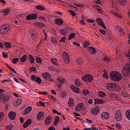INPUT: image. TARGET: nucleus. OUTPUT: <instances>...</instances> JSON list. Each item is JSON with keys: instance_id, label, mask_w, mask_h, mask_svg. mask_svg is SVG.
<instances>
[{"instance_id": "30", "label": "nucleus", "mask_w": 130, "mask_h": 130, "mask_svg": "<svg viewBox=\"0 0 130 130\" xmlns=\"http://www.w3.org/2000/svg\"><path fill=\"white\" fill-rule=\"evenodd\" d=\"M51 60L52 63L55 66H57V58H53L51 59Z\"/></svg>"}, {"instance_id": "28", "label": "nucleus", "mask_w": 130, "mask_h": 130, "mask_svg": "<svg viewBox=\"0 0 130 130\" xmlns=\"http://www.w3.org/2000/svg\"><path fill=\"white\" fill-rule=\"evenodd\" d=\"M68 103L69 106L70 107H72L73 106L74 101L73 99L72 98H69V101Z\"/></svg>"}, {"instance_id": "50", "label": "nucleus", "mask_w": 130, "mask_h": 130, "mask_svg": "<svg viewBox=\"0 0 130 130\" xmlns=\"http://www.w3.org/2000/svg\"><path fill=\"white\" fill-rule=\"evenodd\" d=\"M19 60V58H14L13 59V61L12 62L14 64H15Z\"/></svg>"}, {"instance_id": "20", "label": "nucleus", "mask_w": 130, "mask_h": 130, "mask_svg": "<svg viewBox=\"0 0 130 130\" xmlns=\"http://www.w3.org/2000/svg\"><path fill=\"white\" fill-rule=\"evenodd\" d=\"M93 7L94 8H95L99 13H102L103 11L102 9L98 5H93Z\"/></svg>"}, {"instance_id": "63", "label": "nucleus", "mask_w": 130, "mask_h": 130, "mask_svg": "<svg viewBox=\"0 0 130 130\" xmlns=\"http://www.w3.org/2000/svg\"><path fill=\"white\" fill-rule=\"evenodd\" d=\"M51 41L54 43L56 42H57V40L56 38L54 37H52L51 39Z\"/></svg>"}, {"instance_id": "1", "label": "nucleus", "mask_w": 130, "mask_h": 130, "mask_svg": "<svg viewBox=\"0 0 130 130\" xmlns=\"http://www.w3.org/2000/svg\"><path fill=\"white\" fill-rule=\"evenodd\" d=\"M110 76L112 80L116 82L120 81L122 79L121 74L116 71L111 72L110 74Z\"/></svg>"}, {"instance_id": "56", "label": "nucleus", "mask_w": 130, "mask_h": 130, "mask_svg": "<svg viewBox=\"0 0 130 130\" xmlns=\"http://www.w3.org/2000/svg\"><path fill=\"white\" fill-rule=\"evenodd\" d=\"M110 12L112 13H113V14L116 16L117 17H119L120 18H122V17L121 16H120L119 15H118L117 13H116V12H114L113 11H110Z\"/></svg>"}, {"instance_id": "22", "label": "nucleus", "mask_w": 130, "mask_h": 130, "mask_svg": "<svg viewBox=\"0 0 130 130\" xmlns=\"http://www.w3.org/2000/svg\"><path fill=\"white\" fill-rule=\"evenodd\" d=\"M95 102V104H98L103 103L104 101H103L99 99H94Z\"/></svg>"}, {"instance_id": "44", "label": "nucleus", "mask_w": 130, "mask_h": 130, "mask_svg": "<svg viewBox=\"0 0 130 130\" xmlns=\"http://www.w3.org/2000/svg\"><path fill=\"white\" fill-rule=\"evenodd\" d=\"M66 38V37L65 36L62 37L61 38V39L59 41V42H65V40Z\"/></svg>"}, {"instance_id": "54", "label": "nucleus", "mask_w": 130, "mask_h": 130, "mask_svg": "<svg viewBox=\"0 0 130 130\" xmlns=\"http://www.w3.org/2000/svg\"><path fill=\"white\" fill-rule=\"evenodd\" d=\"M104 74H103V76L104 77L107 79L108 77V76L106 73V71L105 70H104Z\"/></svg>"}, {"instance_id": "16", "label": "nucleus", "mask_w": 130, "mask_h": 130, "mask_svg": "<svg viewBox=\"0 0 130 130\" xmlns=\"http://www.w3.org/2000/svg\"><path fill=\"white\" fill-rule=\"evenodd\" d=\"M55 22L56 24L58 25H61L63 23V21L61 19H56L55 20Z\"/></svg>"}, {"instance_id": "35", "label": "nucleus", "mask_w": 130, "mask_h": 130, "mask_svg": "<svg viewBox=\"0 0 130 130\" xmlns=\"http://www.w3.org/2000/svg\"><path fill=\"white\" fill-rule=\"evenodd\" d=\"M36 9L41 10H43L45 9V8L44 7L40 5L37 6H36Z\"/></svg>"}, {"instance_id": "46", "label": "nucleus", "mask_w": 130, "mask_h": 130, "mask_svg": "<svg viewBox=\"0 0 130 130\" xmlns=\"http://www.w3.org/2000/svg\"><path fill=\"white\" fill-rule=\"evenodd\" d=\"M89 44V42L87 41H85L84 42V46L85 48L87 47Z\"/></svg>"}, {"instance_id": "64", "label": "nucleus", "mask_w": 130, "mask_h": 130, "mask_svg": "<svg viewBox=\"0 0 130 130\" xmlns=\"http://www.w3.org/2000/svg\"><path fill=\"white\" fill-rule=\"evenodd\" d=\"M125 55L127 57H129V60L130 61V50H129L128 53H125Z\"/></svg>"}, {"instance_id": "53", "label": "nucleus", "mask_w": 130, "mask_h": 130, "mask_svg": "<svg viewBox=\"0 0 130 130\" xmlns=\"http://www.w3.org/2000/svg\"><path fill=\"white\" fill-rule=\"evenodd\" d=\"M36 61L38 63H41L42 59H41L37 57L36 58Z\"/></svg>"}, {"instance_id": "25", "label": "nucleus", "mask_w": 130, "mask_h": 130, "mask_svg": "<svg viewBox=\"0 0 130 130\" xmlns=\"http://www.w3.org/2000/svg\"><path fill=\"white\" fill-rule=\"evenodd\" d=\"M43 112L41 111L39 112L37 115V119L39 120H40L41 119V118L43 117Z\"/></svg>"}, {"instance_id": "6", "label": "nucleus", "mask_w": 130, "mask_h": 130, "mask_svg": "<svg viewBox=\"0 0 130 130\" xmlns=\"http://www.w3.org/2000/svg\"><path fill=\"white\" fill-rule=\"evenodd\" d=\"M9 98L8 96L4 94H0V102L3 101L4 103H6L9 100Z\"/></svg>"}, {"instance_id": "55", "label": "nucleus", "mask_w": 130, "mask_h": 130, "mask_svg": "<svg viewBox=\"0 0 130 130\" xmlns=\"http://www.w3.org/2000/svg\"><path fill=\"white\" fill-rule=\"evenodd\" d=\"M122 95L124 97H126L128 96V94L126 92H123L122 93Z\"/></svg>"}, {"instance_id": "33", "label": "nucleus", "mask_w": 130, "mask_h": 130, "mask_svg": "<svg viewBox=\"0 0 130 130\" xmlns=\"http://www.w3.org/2000/svg\"><path fill=\"white\" fill-rule=\"evenodd\" d=\"M109 96L111 98H117V97L115 93H110Z\"/></svg>"}, {"instance_id": "45", "label": "nucleus", "mask_w": 130, "mask_h": 130, "mask_svg": "<svg viewBox=\"0 0 130 130\" xmlns=\"http://www.w3.org/2000/svg\"><path fill=\"white\" fill-rule=\"evenodd\" d=\"M89 93V91L87 90H84L83 91V93L85 95H87Z\"/></svg>"}, {"instance_id": "12", "label": "nucleus", "mask_w": 130, "mask_h": 130, "mask_svg": "<svg viewBox=\"0 0 130 130\" xmlns=\"http://www.w3.org/2000/svg\"><path fill=\"white\" fill-rule=\"evenodd\" d=\"M102 118L103 119H108L109 118V114L107 112H103L101 115Z\"/></svg>"}, {"instance_id": "61", "label": "nucleus", "mask_w": 130, "mask_h": 130, "mask_svg": "<svg viewBox=\"0 0 130 130\" xmlns=\"http://www.w3.org/2000/svg\"><path fill=\"white\" fill-rule=\"evenodd\" d=\"M93 3L95 4H100L101 3V1L100 0H95Z\"/></svg>"}, {"instance_id": "3", "label": "nucleus", "mask_w": 130, "mask_h": 130, "mask_svg": "<svg viewBox=\"0 0 130 130\" xmlns=\"http://www.w3.org/2000/svg\"><path fill=\"white\" fill-rule=\"evenodd\" d=\"M123 74L125 76L127 77L130 73V64L126 63L124 66L122 70Z\"/></svg>"}, {"instance_id": "18", "label": "nucleus", "mask_w": 130, "mask_h": 130, "mask_svg": "<svg viewBox=\"0 0 130 130\" xmlns=\"http://www.w3.org/2000/svg\"><path fill=\"white\" fill-rule=\"evenodd\" d=\"M96 20L97 22L98 23L99 25L103 27L104 28L106 29V27H105V25L102 22V20L98 18L96 19Z\"/></svg>"}, {"instance_id": "2", "label": "nucleus", "mask_w": 130, "mask_h": 130, "mask_svg": "<svg viewBox=\"0 0 130 130\" xmlns=\"http://www.w3.org/2000/svg\"><path fill=\"white\" fill-rule=\"evenodd\" d=\"M106 87L109 91H117L119 89L118 85L115 83H108L106 85Z\"/></svg>"}, {"instance_id": "8", "label": "nucleus", "mask_w": 130, "mask_h": 130, "mask_svg": "<svg viewBox=\"0 0 130 130\" xmlns=\"http://www.w3.org/2000/svg\"><path fill=\"white\" fill-rule=\"evenodd\" d=\"M116 119L118 121H120L121 119L122 115L121 112L120 110L117 111L116 114L115 116Z\"/></svg>"}, {"instance_id": "60", "label": "nucleus", "mask_w": 130, "mask_h": 130, "mask_svg": "<svg viewBox=\"0 0 130 130\" xmlns=\"http://www.w3.org/2000/svg\"><path fill=\"white\" fill-rule=\"evenodd\" d=\"M48 97L49 98L51 99L54 101H56V99L54 98L52 95H50Z\"/></svg>"}, {"instance_id": "62", "label": "nucleus", "mask_w": 130, "mask_h": 130, "mask_svg": "<svg viewBox=\"0 0 130 130\" xmlns=\"http://www.w3.org/2000/svg\"><path fill=\"white\" fill-rule=\"evenodd\" d=\"M116 126L117 128L119 129H121L122 128V126L119 124H116Z\"/></svg>"}, {"instance_id": "19", "label": "nucleus", "mask_w": 130, "mask_h": 130, "mask_svg": "<svg viewBox=\"0 0 130 130\" xmlns=\"http://www.w3.org/2000/svg\"><path fill=\"white\" fill-rule=\"evenodd\" d=\"M42 75L44 78L46 80H48L50 79L51 77L50 74L47 73H43Z\"/></svg>"}, {"instance_id": "49", "label": "nucleus", "mask_w": 130, "mask_h": 130, "mask_svg": "<svg viewBox=\"0 0 130 130\" xmlns=\"http://www.w3.org/2000/svg\"><path fill=\"white\" fill-rule=\"evenodd\" d=\"M75 85L77 86H79L80 85V83L78 81V80L77 79L75 80Z\"/></svg>"}, {"instance_id": "24", "label": "nucleus", "mask_w": 130, "mask_h": 130, "mask_svg": "<svg viewBox=\"0 0 130 130\" xmlns=\"http://www.w3.org/2000/svg\"><path fill=\"white\" fill-rule=\"evenodd\" d=\"M28 57L26 55H24L20 59V61L21 62H25L27 59Z\"/></svg>"}, {"instance_id": "4", "label": "nucleus", "mask_w": 130, "mask_h": 130, "mask_svg": "<svg viewBox=\"0 0 130 130\" xmlns=\"http://www.w3.org/2000/svg\"><path fill=\"white\" fill-rule=\"evenodd\" d=\"M10 27L8 24H6L2 26L0 29V33L7 34V32L10 30Z\"/></svg>"}, {"instance_id": "9", "label": "nucleus", "mask_w": 130, "mask_h": 130, "mask_svg": "<svg viewBox=\"0 0 130 130\" xmlns=\"http://www.w3.org/2000/svg\"><path fill=\"white\" fill-rule=\"evenodd\" d=\"M31 78L33 81L35 80L37 83L39 84H41V80L40 77H36L34 75H33L31 76Z\"/></svg>"}, {"instance_id": "41", "label": "nucleus", "mask_w": 130, "mask_h": 130, "mask_svg": "<svg viewBox=\"0 0 130 130\" xmlns=\"http://www.w3.org/2000/svg\"><path fill=\"white\" fill-rule=\"evenodd\" d=\"M10 11L9 9H7L3 11L2 13L4 14V15H6L9 13Z\"/></svg>"}, {"instance_id": "13", "label": "nucleus", "mask_w": 130, "mask_h": 130, "mask_svg": "<svg viewBox=\"0 0 130 130\" xmlns=\"http://www.w3.org/2000/svg\"><path fill=\"white\" fill-rule=\"evenodd\" d=\"M16 114L15 112L10 111L9 114L8 116L10 120H14L16 117Z\"/></svg>"}, {"instance_id": "34", "label": "nucleus", "mask_w": 130, "mask_h": 130, "mask_svg": "<svg viewBox=\"0 0 130 130\" xmlns=\"http://www.w3.org/2000/svg\"><path fill=\"white\" fill-rule=\"evenodd\" d=\"M30 34L32 39L33 40H34L37 36V34L32 33L30 31Z\"/></svg>"}, {"instance_id": "5", "label": "nucleus", "mask_w": 130, "mask_h": 130, "mask_svg": "<svg viewBox=\"0 0 130 130\" xmlns=\"http://www.w3.org/2000/svg\"><path fill=\"white\" fill-rule=\"evenodd\" d=\"M82 79L86 82H90L92 80V77L91 75L89 74H87L83 76L82 77Z\"/></svg>"}, {"instance_id": "31", "label": "nucleus", "mask_w": 130, "mask_h": 130, "mask_svg": "<svg viewBox=\"0 0 130 130\" xmlns=\"http://www.w3.org/2000/svg\"><path fill=\"white\" fill-rule=\"evenodd\" d=\"M72 89L75 92L77 93H78L79 91L78 90L79 89L75 87V86H72L71 87Z\"/></svg>"}, {"instance_id": "40", "label": "nucleus", "mask_w": 130, "mask_h": 130, "mask_svg": "<svg viewBox=\"0 0 130 130\" xmlns=\"http://www.w3.org/2000/svg\"><path fill=\"white\" fill-rule=\"evenodd\" d=\"M99 95L100 97H102L105 96L106 94L105 92L101 91L99 92Z\"/></svg>"}, {"instance_id": "10", "label": "nucleus", "mask_w": 130, "mask_h": 130, "mask_svg": "<svg viewBox=\"0 0 130 130\" xmlns=\"http://www.w3.org/2000/svg\"><path fill=\"white\" fill-rule=\"evenodd\" d=\"M37 18V16L35 14H32L27 15L26 18V19L28 20H35Z\"/></svg>"}, {"instance_id": "21", "label": "nucleus", "mask_w": 130, "mask_h": 130, "mask_svg": "<svg viewBox=\"0 0 130 130\" xmlns=\"http://www.w3.org/2000/svg\"><path fill=\"white\" fill-rule=\"evenodd\" d=\"M88 49L89 50L90 52H92L93 54H95L96 52L95 49L92 47H89Z\"/></svg>"}, {"instance_id": "38", "label": "nucleus", "mask_w": 130, "mask_h": 130, "mask_svg": "<svg viewBox=\"0 0 130 130\" xmlns=\"http://www.w3.org/2000/svg\"><path fill=\"white\" fill-rule=\"evenodd\" d=\"M76 62L79 65H82L83 62L82 59L80 58H77L76 60Z\"/></svg>"}, {"instance_id": "29", "label": "nucleus", "mask_w": 130, "mask_h": 130, "mask_svg": "<svg viewBox=\"0 0 130 130\" xmlns=\"http://www.w3.org/2000/svg\"><path fill=\"white\" fill-rule=\"evenodd\" d=\"M22 101V100L21 99H18L14 102V105L15 106H18L21 103Z\"/></svg>"}, {"instance_id": "57", "label": "nucleus", "mask_w": 130, "mask_h": 130, "mask_svg": "<svg viewBox=\"0 0 130 130\" xmlns=\"http://www.w3.org/2000/svg\"><path fill=\"white\" fill-rule=\"evenodd\" d=\"M104 61H106L107 62H109L110 61V59L107 57H104Z\"/></svg>"}, {"instance_id": "17", "label": "nucleus", "mask_w": 130, "mask_h": 130, "mask_svg": "<svg viewBox=\"0 0 130 130\" xmlns=\"http://www.w3.org/2000/svg\"><path fill=\"white\" fill-rule=\"evenodd\" d=\"M116 27L117 29L119 31V33L121 35H124V32L123 29L119 26L116 25Z\"/></svg>"}, {"instance_id": "32", "label": "nucleus", "mask_w": 130, "mask_h": 130, "mask_svg": "<svg viewBox=\"0 0 130 130\" xmlns=\"http://www.w3.org/2000/svg\"><path fill=\"white\" fill-rule=\"evenodd\" d=\"M35 24L37 25L38 27L40 28L44 26V24L43 23L38 22L35 23Z\"/></svg>"}, {"instance_id": "27", "label": "nucleus", "mask_w": 130, "mask_h": 130, "mask_svg": "<svg viewBox=\"0 0 130 130\" xmlns=\"http://www.w3.org/2000/svg\"><path fill=\"white\" fill-rule=\"evenodd\" d=\"M83 104L82 103H80L75 108L76 110L77 111H79L82 109Z\"/></svg>"}, {"instance_id": "47", "label": "nucleus", "mask_w": 130, "mask_h": 130, "mask_svg": "<svg viewBox=\"0 0 130 130\" xmlns=\"http://www.w3.org/2000/svg\"><path fill=\"white\" fill-rule=\"evenodd\" d=\"M59 120V119L58 117L57 116L56 117H55L54 120V124L55 125L57 124V123L58 122Z\"/></svg>"}, {"instance_id": "48", "label": "nucleus", "mask_w": 130, "mask_h": 130, "mask_svg": "<svg viewBox=\"0 0 130 130\" xmlns=\"http://www.w3.org/2000/svg\"><path fill=\"white\" fill-rule=\"evenodd\" d=\"M8 67L10 69V70L12 71L13 72L17 74V72L11 67L9 65L8 66Z\"/></svg>"}, {"instance_id": "11", "label": "nucleus", "mask_w": 130, "mask_h": 130, "mask_svg": "<svg viewBox=\"0 0 130 130\" xmlns=\"http://www.w3.org/2000/svg\"><path fill=\"white\" fill-rule=\"evenodd\" d=\"M32 107L30 106H28L25 108L24 110L22 113L24 115H27L28 113L31 110Z\"/></svg>"}, {"instance_id": "58", "label": "nucleus", "mask_w": 130, "mask_h": 130, "mask_svg": "<svg viewBox=\"0 0 130 130\" xmlns=\"http://www.w3.org/2000/svg\"><path fill=\"white\" fill-rule=\"evenodd\" d=\"M76 6L80 8H82L84 6V5L83 4H76Z\"/></svg>"}, {"instance_id": "7", "label": "nucleus", "mask_w": 130, "mask_h": 130, "mask_svg": "<svg viewBox=\"0 0 130 130\" xmlns=\"http://www.w3.org/2000/svg\"><path fill=\"white\" fill-rule=\"evenodd\" d=\"M63 59L64 62L66 63H69L70 59L68 54L66 52H64L62 54Z\"/></svg>"}, {"instance_id": "52", "label": "nucleus", "mask_w": 130, "mask_h": 130, "mask_svg": "<svg viewBox=\"0 0 130 130\" xmlns=\"http://www.w3.org/2000/svg\"><path fill=\"white\" fill-rule=\"evenodd\" d=\"M5 46L7 48H9L11 47L10 44L8 42H6L4 43Z\"/></svg>"}, {"instance_id": "59", "label": "nucleus", "mask_w": 130, "mask_h": 130, "mask_svg": "<svg viewBox=\"0 0 130 130\" xmlns=\"http://www.w3.org/2000/svg\"><path fill=\"white\" fill-rule=\"evenodd\" d=\"M69 12L71 13V14L73 16H75L76 15V13L71 10H69Z\"/></svg>"}, {"instance_id": "23", "label": "nucleus", "mask_w": 130, "mask_h": 130, "mask_svg": "<svg viewBox=\"0 0 130 130\" xmlns=\"http://www.w3.org/2000/svg\"><path fill=\"white\" fill-rule=\"evenodd\" d=\"M31 122V119H28L26 122L23 125V127L24 128L26 127L27 126L30 124Z\"/></svg>"}, {"instance_id": "14", "label": "nucleus", "mask_w": 130, "mask_h": 130, "mask_svg": "<svg viewBox=\"0 0 130 130\" xmlns=\"http://www.w3.org/2000/svg\"><path fill=\"white\" fill-rule=\"evenodd\" d=\"M91 113L92 114L96 115L99 113V109L98 106L94 108L92 110Z\"/></svg>"}, {"instance_id": "37", "label": "nucleus", "mask_w": 130, "mask_h": 130, "mask_svg": "<svg viewBox=\"0 0 130 130\" xmlns=\"http://www.w3.org/2000/svg\"><path fill=\"white\" fill-rule=\"evenodd\" d=\"M6 127L7 130H12L13 129V125L11 123L6 125Z\"/></svg>"}, {"instance_id": "43", "label": "nucleus", "mask_w": 130, "mask_h": 130, "mask_svg": "<svg viewBox=\"0 0 130 130\" xmlns=\"http://www.w3.org/2000/svg\"><path fill=\"white\" fill-rule=\"evenodd\" d=\"M75 35V33H72L69 36L68 40H71V39L73 38Z\"/></svg>"}, {"instance_id": "51", "label": "nucleus", "mask_w": 130, "mask_h": 130, "mask_svg": "<svg viewBox=\"0 0 130 130\" xmlns=\"http://www.w3.org/2000/svg\"><path fill=\"white\" fill-rule=\"evenodd\" d=\"M49 69L52 71H56L58 72V70L56 69L54 67H51L49 68Z\"/></svg>"}, {"instance_id": "39", "label": "nucleus", "mask_w": 130, "mask_h": 130, "mask_svg": "<svg viewBox=\"0 0 130 130\" xmlns=\"http://www.w3.org/2000/svg\"><path fill=\"white\" fill-rule=\"evenodd\" d=\"M29 59L30 61V63H33L34 62V58L33 56L31 55L28 56Z\"/></svg>"}, {"instance_id": "15", "label": "nucleus", "mask_w": 130, "mask_h": 130, "mask_svg": "<svg viewBox=\"0 0 130 130\" xmlns=\"http://www.w3.org/2000/svg\"><path fill=\"white\" fill-rule=\"evenodd\" d=\"M52 118L51 116H48L45 119V123L46 125H48L50 124L51 122Z\"/></svg>"}, {"instance_id": "42", "label": "nucleus", "mask_w": 130, "mask_h": 130, "mask_svg": "<svg viewBox=\"0 0 130 130\" xmlns=\"http://www.w3.org/2000/svg\"><path fill=\"white\" fill-rule=\"evenodd\" d=\"M119 3L121 5H124L126 3L125 0H118Z\"/></svg>"}, {"instance_id": "36", "label": "nucleus", "mask_w": 130, "mask_h": 130, "mask_svg": "<svg viewBox=\"0 0 130 130\" xmlns=\"http://www.w3.org/2000/svg\"><path fill=\"white\" fill-rule=\"evenodd\" d=\"M126 117L128 119L130 120V110H127L126 112Z\"/></svg>"}, {"instance_id": "26", "label": "nucleus", "mask_w": 130, "mask_h": 130, "mask_svg": "<svg viewBox=\"0 0 130 130\" xmlns=\"http://www.w3.org/2000/svg\"><path fill=\"white\" fill-rule=\"evenodd\" d=\"M60 34L63 36H66L68 34L67 31L64 29H61L59 30Z\"/></svg>"}]
</instances>
